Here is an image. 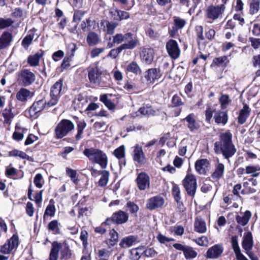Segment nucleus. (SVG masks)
Returning a JSON list of instances; mask_svg holds the SVG:
<instances>
[{
    "instance_id": "1",
    "label": "nucleus",
    "mask_w": 260,
    "mask_h": 260,
    "mask_svg": "<svg viewBox=\"0 0 260 260\" xmlns=\"http://www.w3.org/2000/svg\"><path fill=\"white\" fill-rule=\"evenodd\" d=\"M232 134L230 131L221 134L220 140L214 143L216 153H221L224 157L229 159L236 152L237 149L232 142Z\"/></svg>"
},
{
    "instance_id": "2",
    "label": "nucleus",
    "mask_w": 260,
    "mask_h": 260,
    "mask_svg": "<svg viewBox=\"0 0 260 260\" xmlns=\"http://www.w3.org/2000/svg\"><path fill=\"white\" fill-rule=\"evenodd\" d=\"M59 252H60V258L62 260H68L71 257V250L67 244L54 241L52 243L49 259L57 260Z\"/></svg>"
},
{
    "instance_id": "3",
    "label": "nucleus",
    "mask_w": 260,
    "mask_h": 260,
    "mask_svg": "<svg viewBox=\"0 0 260 260\" xmlns=\"http://www.w3.org/2000/svg\"><path fill=\"white\" fill-rule=\"evenodd\" d=\"M83 154L91 161L99 164L102 168L107 167L108 158L106 154L102 151L93 148H87L84 150Z\"/></svg>"
},
{
    "instance_id": "4",
    "label": "nucleus",
    "mask_w": 260,
    "mask_h": 260,
    "mask_svg": "<svg viewBox=\"0 0 260 260\" xmlns=\"http://www.w3.org/2000/svg\"><path fill=\"white\" fill-rule=\"evenodd\" d=\"M74 128V123L68 119L60 121L55 128V133L57 138L61 139L66 136Z\"/></svg>"
},
{
    "instance_id": "5",
    "label": "nucleus",
    "mask_w": 260,
    "mask_h": 260,
    "mask_svg": "<svg viewBox=\"0 0 260 260\" xmlns=\"http://www.w3.org/2000/svg\"><path fill=\"white\" fill-rule=\"evenodd\" d=\"M182 183L187 193L193 197L197 188V181L195 176L191 174H187L182 180Z\"/></svg>"
},
{
    "instance_id": "6",
    "label": "nucleus",
    "mask_w": 260,
    "mask_h": 260,
    "mask_svg": "<svg viewBox=\"0 0 260 260\" xmlns=\"http://www.w3.org/2000/svg\"><path fill=\"white\" fill-rule=\"evenodd\" d=\"M62 85L63 80L60 79L51 87L50 93L51 99L47 102V106L52 107L57 104L61 93Z\"/></svg>"
},
{
    "instance_id": "7",
    "label": "nucleus",
    "mask_w": 260,
    "mask_h": 260,
    "mask_svg": "<svg viewBox=\"0 0 260 260\" xmlns=\"http://www.w3.org/2000/svg\"><path fill=\"white\" fill-rule=\"evenodd\" d=\"M35 80V74L28 69H23L18 73V82L23 86H29L34 82Z\"/></svg>"
},
{
    "instance_id": "8",
    "label": "nucleus",
    "mask_w": 260,
    "mask_h": 260,
    "mask_svg": "<svg viewBox=\"0 0 260 260\" xmlns=\"http://www.w3.org/2000/svg\"><path fill=\"white\" fill-rule=\"evenodd\" d=\"M224 10V4L217 6L210 5L207 8L205 11L206 17L212 21L215 20L221 16Z\"/></svg>"
},
{
    "instance_id": "9",
    "label": "nucleus",
    "mask_w": 260,
    "mask_h": 260,
    "mask_svg": "<svg viewBox=\"0 0 260 260\" xmlns=\"http://www.w3.org/2000/svg\"><path fill=\"white\" fill-rule=\"evenodd\" d=\"M18 244V237L16 235H14L2 246L1 251L4 254H9L17 247Z\"/></svg>"
},
{
    "instance_id": "10",
    "label": "nucleus",
    "mask_w": 260,
    "mask_h": 260,
    "mask_svg": "<svg viewBox=\"0 0 260 260\" xmlns=\"http://www.w3.org/2000/svg\"><path fill=\"white\" fill-rule=\"evenodd\" d=\"M166 49L168 54L173 59H177L179 57L180 50L175 40H169L166 43Z\"/></svg>"
},
{
    "instance_id": "11",
    "label": "nucleus",
    "mask_w": 260,
    "mask_h": 260,
    "mask_svg": "<svg viewBox=\"0 0 260 260\" xmlns=\"http://www.w3.org/2000/svg\"><path fill=\"white\" fill-rule=\"evenodd\" d=\"M136 182L139 189L144 190L148 188L150 185V179L149 176L145 173L142 172L138 174Z\"/></svg>"
},
{
    "instance_id": "12",
    "label": "nucleus",
    "mask_w": 260,
    "mask_h": 260,
    "mask_svg": "<svg viewBox=\"0 0 260 260\" xmlns=\"http://www.w3.org/2000/svg\"><path fill=\"white\" fill-rule=\"evenodd\" d=\"M133 156L134 160L139 164L144 165L146 162V158L142 147L139 145H136L134 147Z\"/></svg>"
},
{
    "instance_id": "13",
    "label": "nucleus",
    "mask_w": 260,
    "mask_h": 260,
    "mask_svg": "<svg viewBox=\"0 0 260 260\" xmlns=\"http://www.w3.org/2000/svg\"><path fill=\"white\" fill-rule=\"evenodd\" d=\"M46 105L47 106V103L44 100H41L34 102L29 110L30 116L34 117L38 113L43 110Z\"/></svg>"
},
{
    "instance_id": "14",
    "label": "nucleus",
    "mask_w": 260,
    "mask_h": 260,
    "mask_svg": "<svg viewBox=\"0 0 260 260\" xmlns=\"http://www.w3.org/2000/svg\"><path fill=\"white\" fill-rule=\"evenodd\" d=\"M210 166V163L207 159H201L196 161L195 169L200 174L205 175Z\"/></svg>"
},
{
    "instance_id": "15",
    "label": "nucleus",
    "mask_w": 260,
    "mask_h": 260,
    "mask_svg": "<svg viewBox=\"0 0 260 260\" xmlns=\"http://www.w3.org/2000/svg\"><path fill=\"white\" fill-rule=\"evenodd\" d=\"M223 248L221 245L216 244L209 248L206 252V256L209 258H217L223 252Z\"/></svg>"
},
{
    "instance_id": "16",
    "label": "nucleus",
    "mask_w": 260,
    "mask_h": 260,
    "mask_svg": "<svg viewBox=\"0 0 260 260\" xmlns=\"http://www.w3.org/2000/svg\"><path fill=\"white\" fill-rule=\"evenodd\" d=\"M154 51L150 48H144L142 51L140 56L141 60L146 64H150L153 60Z\"/></svg>"
},
{
    "instance_id": "17",
    "label": "nucleus",
    "mask_w": 260,
    "mask_h": 260,
    "mask_svg": "<svg viewBox=\"0 0 260 260\" xmlns=\"http://www.w3.org/2000/svg\"><path fill=\"white\" fill-rule=\"evenodd\" d=\"M164 200L160 196H155L149 199L146 204L147 209L152 210L156 208L160 207L163 205Z\"/></svg>"
},
{
    "instance_id": "18",
    "label": "nucleus",
    "mask_w": 260,
    "mask_h": 260,
    "mask_svg": "<svg viewBox=\"0 0 260 260\" xmlns=\"http://www.w3.org/2000/svg\"><path fill=\"white\" fill-rule=\"evenodd\" d=\"M253 245V238L251 232H248L244 234L242 242V248L245 253L251 251Z\"/></svg>"
},
{
    "instance_id": "19",
    "label": "nucleus",
    "mask_w": 260,
    "mask_h": 260,
    "mask_svg": "<svg viewBox=\"0 0 260 260\" xmlns=\"http://www.w3.org/2000/svg\"><path fill=\"white\" fill-rule=\"evenodd\" d=\"M184 120L186 122V125L190 131L193 132L200 128V124L197 121L195 115L193 113L189 114Z\"/></svg>"
},
{
    "instance_id": "20",
    "label": "nucleus",
    "mask_w": 260,
    "mask_h": 260,
    "mask_svg": "<svg viewBox=\"0 0 260 260\" xmlns=\"http://www.w3.org/2000/svg\"><path fill=\"white\" fill-rule=\"evenodd\" d=\"M161 77V74L158 69L152 68L148 70L145 73V77L149 83H153L156 80H158Z\"/></svg>"
},
{
    "instance_id": "21",
    "label": "nucleus",
    "mask_w": 260,
    "mask_h": 260,
    "mask_svg": "<svg viewBox=\"0 0 260 260\" xmlns=\"http://www.w3.org/2000/svg\"><path fill=\"white\" fill-rule=\"evenodd\" d=\"M138 43L137 39L131 40L128 41V43L122 44L121 46L117 48L116 49H112L110 51V54L112 55L113 53H115V56L117 55L123 49H131L135 48Z\"/></svg>"
},
{
    "instance_id": "22",
    "label": "nucleus",
    "mask_w": 260,
    "mask_h": 260,
    "mask_svg": "<svg viewBox=\"0 0 260 260\" xmlns=\"http://www.w3.org/2000/svg\"><path fill=\"white\" fill-rule=\"evenodd\" d=\"M128 213L120 210L113 214L112 219L117 224H123L128 220Z\"/></svg>"
},
{
    "instance_id": "23",
    "label": "nucleus",
    "mask_w": 260,
    "mask_h": 260,
    "mask_svg": "<svg viewBox=\"0 0 260 260\" xmlns=\"http://www.w3.org/2000/svg\"><path fill=\"white\" fill-rule=\"evenodd\" d=\"M158 110H155L151 106H146L140 108L137 112V115H143L147 117L154 116L157 114Z\"/></svg>"
},
{
    "instance_id": "24",
    "label": "nucleus",
    "mask_w": 260,
    "mask_h": 260,
    "mask_svg": "<svg viewBox=\"0 0 260 260\" xmlns=\"http://www.w3.org/2000/svg\"><path fill=\"white\" fill-rule=\"evenodd\" d=\"M250 111L249 107L247 105L244 104L243 108L240 111L239 115L238 117V122L239 124H243L246 122L250 115Z\"/></svg>"
},
{
    "instance_id": "25",
    "label": "nucleus",
    "mask_w": 260,
    "mask_h": 260,
    "mask_svg": "<svg viewBox=\"0 0 260 260\" xmlns=\"http://www.w3.org/2000/svg\"><path fill=\"white\" fill-rule=\"evenodd\" d=\"M12 41V36L8 32H4L0 37V49L8 47Z\"/></svg>"
},
{
    "instance_id": "26",
    "label": "nucleus",
    "mask_w": 260,
    "mask_h": 260,
    "mask_svg": "<svg viewBox=\"0 0 260 260\" xmlns=\"http://www.w3.org/2000/svg\"><path fill=\"white\" fill-rule=\"evenodd\" d=\"M33 93L27 89L22 88L17 93V99L21 102H25L33 96Z\"/></svg>"
},
{
    "instance_id": "27",
    "label": "nucleus",
    "mask_w": 260,
    "mask_h": 260,
    "mask_svg": "<svg viewBox=\"0 0 260 260\" xmlns=\"http://www.w3.org/2000/svg\"><path fill=\"white\" fill-rule=\"evenodd\" d=\"M111 14L113 18L116 20L121 21L124 19H127L129 17V14L123 11L114 9L111 11Z\"/></svg>"
},
{
    "instance_id": "28",
    "label": "nucleus",
    "mask_w": 260,
    "mask_h": 260,
    "mask_svg": "<svg viewBox=\"0 0 260 260\" xmlns=\"http://www.w3.org/2000/svg\"><path fill=\"white\" fill-rule=\"evenodd\" d=\"M215 169L212 174V178L214 179H219L223 176L224 172V166L217 160V162L215 166Z\"/></svg>"
},
{
    "instance_id": "29",
    "label": "nucleus",
    "mask_w": 260,
    "mask_h": 260,
    "mask_svg": "<svg viewBox=\"0 0 260 260\" xmlns=\"http://www.w3.org/2000/svg\"><path fill=\"white\" fill-rule=\"evenodd\" d=\"M137 239V237L135 236L125 237L121 240L119 246L123 248L131 247L136 243Z\"/></svg>"
},
{
    "instance_id": "30",
    "label": "nucleus",
    "mask_w": 260,
    "mask_h": 260,
    "mask_svg": "<svg viewBox=\"0 0 260 260\" xmlns=\"http://www.w3.org/2000/svg\"><path fill=\"white\" fill-rule=\"evenodd\" d=\"M194 231L199 233H204L207 231L206 222L200 218H197L194 223Z\"/></svg>"
},
{
    "instance_id": "31",
    "label": "nucleus",
    "mask_w": 260,
    "mask_h": 260,
    "mask_svg": "<svg viewBox=\"0 0 260 260\" xmlns=\"http://www.w3.org/2000/svg\"><path fill=\"white\" fill-rule=\"evenodd\" d=\"M251 217V212L247 210L244 212L243 216L237 215L236 216V220L239 225L245 226L248 223Z\"/></svg>"
},
{
    "instance_id": "32",
    "label": "nucleus",
    "mask_w": 260,
    "mask_h": 260,
    "mask_svg": "<svg viewBox=\"0 0 260 260\" xmlns=\"http://www.w3.org/2000/svg\"><path fill=\"white\" fill-rule=\"evenodd\" d=\"M100 24L101 27L103 26L104 30L109 34H112L117 25V23L115 22H109L105 20H102Z\"/></svg>"
},
{
    "instance_id": "33",
    "label": "nucleus",
    "mask_w": 260,
    "mask_h": 260,
    "mask_svg": "<svg viewBox=\"0 0 260 260\" xmlns=\"http://www.w3.org/2000/svg\"><path fill=\"white\" fill-rule=\"evenodd\" d=\"M161 25H154L153 28H149L146 31L147 35L152 39H157L160 35Z\"/></svg>"
},
{
    "instance_id": "34",
    "label": "nucleus",
    "mask_w": 260,
    "mask_h": 260,
    "mask_svg": "<svg viewBox=\"0 0 260 260\" xmlns=\"http://www.w3.org/2000/svg\"><path fill=\"white\" fill-rule=\"evenodd\" d=\"M101 74L97 66L91 68L88 72V78L91 82L96 83L99 81Z\"/></svg>"
},
{
    "instance_id": "35",
    "label": "nucleus",
    "mask_w": 260,
    "mask_h": 260,
    "mask_svg": "<svg viewBox=\"0 0 260 260\" xmlns=\"http://www.w3.org/2000/svg\"><path fill=\"white\" fill-rule=\"evenodd\" d=\"M215 121L217 123L225 124L228 121V116L226 112L219 111L215 113L214 116Z\"/></svg>"
},
{
    "instance_id": "36",
    "label": "nucleus",
    "mask_w": 260,
    "mask_h": 260,
    "mask_svg": "<svg viewBox=\"0 0 260 260\" xmlns=\"http://www.w3.org/2000/svg\"><path fill=\"white\" fill-rule=\"evenodd\" d=\"M110 238L105 241V242L110 246H114L118 242V234L114 230L112 229L109 232Z\"/></svg>"
},
{
    "instance_id": "37",
    "label": "nucleus",
    "mask_w": 260,
    "mask_h": 260,
    "mask_svg": "<svg viewBox=\"0 0 260 260\" xmlns=\"http://www.w3.org/2000/svg\"><path fill=\"white\" fill-rule=\"evenodd\" d=\"M100 172L101 177L98 181V185L101 187H104L106 186L109 181L110 173L106 170H103Z\"/></svg>"
},
{
    "instance_id": "38",
    "label": "nucleus",
    "mask_w": 260,
    "mask_h": 260,
    "mask_svg": "<svg viewBox=\"0 0 260 260\" xmlns=\"http://www.w3.org/2000/svg\"><path fill=\"white\" fill-rule=\"evenodd\" d=\"M43 54L41 52H37L33 55L28 57L27 62L31 67H36L39 64V61Z\"/></svg>"
},
{
    "instance_id": "39",
    "label": "nucleus",
    "mask_w": 260,
    "mask_h": 260,
    "mask_svg": "<svg viewBox=\"0 0 260 260\" xmlns=\"http://www.w3.org/2000/svg\"><path fill=\"white\" fill-rule=\"evenodd\" d=\"M87 42L90 46L97 44L100 41L99 35L94 32H90L87 36Z\"/></svg>"
},
{
    "instance_id": "40",
    "label": "nucleus",
    "mask_w": 260,
    "mask_h": 260,
    "mask_svg": "<svg viewBox=\"0 0 260 260\" xmlns=\"http://www.w3.org/2000/svg\"><path fill=\"white\" fill-rule=\"evenodd\" d=\"M2 114L4 119V122L10 124L14 116L12 112V108L11 107L6 108L2 111Z\"/></svg>"
},
{
    "instance_id": "41",
    "label": "nucleus",
    "mask_w": 260,
    "mask_h": 260,
    "mask_svg": "<svg viewBox=\"0 0 260 260\" xmlns=\"http://www.w3.org/2000/svg\"><path fill=\"white\" fill-rule=\"evenodd\" d=\"M126 71L127 72L132 73L136 75L140 74L141 73L139 66L135 61H132L129 63L126 68Z\"/></svg>"
},
{
    "instance_id": "42",
    "label": "nucleus",
    "mask_w": 260,
    "mask_h": 260,
    "mask_svg": "<svg viewBox=\"0 0 260 260\" xmlns=\"http://www.w3.org/2000/svg\"><path fill=\"white\" fill-rule=\"evenodd\" d=\"M127 211H128L134 216L137 217V213L139 210V206L133 202L129 201L125 205Z\"/></svg>"
},
{
    "instance_id": "43",
    "label": "nucleus",
    "mask_w": 260,
    "mask_h": 260,
    "mask_svg": "<svg viewBox=\"0 0 260 260\" xmlns=\"http://www.w3.org/2000/svg\"><path fill=\"white\" fill-rule=\"evenodd\" d=\"M183 254L185 258L188 259L195 258L198 253L192 247L186 245Z\"/></svg>"
},
{
    "instance_id": "44",
    "label": "nucleus",
    "mask_w": 260,
    "mask_h": 260,
    "mask_svg": "<svg viewBox=\"0 0 260 260\" xmlns=\"http://www.w3.org/2000/svg\"><path fill=\"white\" fill-rule=\"evenodd\" d=\"M112 252L113 250L111 246L108 245V248H102L99 250L97 254L100 258H106L108 259V257L111 255Z\"/></svg>"
},
{
    "instance_id": "45",
    "label": "nucleus",
    "mask_w": 260,
    "mask_h": 260,
    "mask_svg": "<svg viewBox=\"0 0 260 260\" xmlns=\"http://www.w3.org/2000/svg\"><path fill=\"white\" fill-rule=\"evenodd\" d=\"M132 34L131 33H127L123 35L121 34L116 35L113 38V41L117 44L121 43L124 40H128L132 38Z\"/></svg>"
},
{
    "instance_id": "46",
    "label": "nucleus",
    "mask_w": 260,
    "mask_h": 260,
    "mask_svg": "<svg viewBox=\"0 0 260 260\" xmlns=\"http://www.w3.org/2000/svg\"><path fill=\"white\" fill-rule=\"evenodd\" d=\"M86 126V123L84 120H80L77 122V134L76 136V139L77 141L81 139L82 134Z\"/></svg>"
},
{
    "instance_id": "47",
    "label": "nucleus",
    "mask_w": 260,
    "mask_h": 260,
    "mask_svg": "<svg viewBox=\"0 0 260 260\" xmlns=\"http://www.w3.org/2000/svg\"><path fill=\"white\" fill-rule=\"evenodd\" d=\"M229 62L228 57L225 56L215 58L213 61V63L218 67H226Z\"/></svg>"
},
{
    "instance_id": "48",
    "label": "nucleus",
    "mask_w": 260,
    "mask_h": 260,
    "mask_svg": "<svg viewBox=\"0 0 260 260\" xmlns=\"http://www.w3.org/2000/svg\"><path fill=\"white\" fill-rule=\"evenodd\" d=\"M260 2L259 0H252L250 3V13L251 14L257 13L259 9Z\"/></svg>"
},
{
    "instance_id": "49",
    "label": "nucleus",
    "mask_w": 260,
    "mask_h": 260,
    "mask_svg": "<svg viewBox=\"0 0 260 260\" xmlns=\"http://www.w3.org/2000/svg\"><path fill=\"white\" fill-rule=\"evenodd\" d=\"M9 155L11 156H18L21 158L26 159L27 160H30L31 158L25 152L16 149L10 151L9 152Z\"/></svg>"
},
{
    "instance_id": "50",
    "label": "nucleus",
    "mask_w": 260,
    "mask_h": 260,
    "mask_svg": "<svg viewBox=\"0 0 260 260\" xmlns=\"http://www.w3.org/2000/svg\"><path fill=\"white\" fill-rule=\"evenodd\" d=\"M100 100L109 110H113L115 108V105L107 98L106 94L101 95Z\"/></svg>"
},
{
    "instance_id": "51",
    "label": "nucleus",
    "mask_w": 260,
    "mask_h": 260,
    "mask_svg": "<svg viewBox=\"0 0 260 260\" xmlns=\"http://www.w3.org/2000/svg\"><path fill=\"white\" fill-rule=\"evenodd\" d=\"M174 26L173 28L174 30L177 31L184 26L186 24V21L184 19L179 17H175L174 19Z\"/></svg>"
},
{
    "instance_id": "52",
    "label": "nucleus",
    "mask_w": 260,
    "mask_h": 260,
    "mask_svg": "<svg viewBox=\"0 0 260 260\" xmlns=\"http://www.w3.org/2000/svg\"><path fill=\"white\" fill-rule=\"evenodd\" d=\"M59 223L57 220H53L48 224V229L52 231L53 234H57L59 233Z\"/></svg>"
},
{
    "instance_id": "53",
    "label": "nucleus",
    "mask_w": 260,
    "mask_h": 260,
    "mask_svg": "<svg viewBox=\"0 0 260 260\" xmlns=\"http://www.w3.org/2000/svg\"><path fill=\"white\" fill-rule=\"evenodd\" d=\"M219 101L221 108L223 109L226 108L231 102L229 96L227 94H222L219 98Z\"/></svg>"
},
{
    "instance_id": "54",
    "label": "nucleus",
    "mask_w": 260,
    "mask_h": 260,
    "mask_svg": "<svg viewBox=\"0 0 260 260\" xmlns=\"http://www.w3.org/2000/svg\"><path fill=\"white\" fill-rule=\"evenodd\" d=\"M66 172L67 175L71 178V180L76 184H77L79 180L77 177V173L76 170L70 168H67Z\"/></svg>"
},
{
    "instance_id": "55",
    "label": "nucleus",
    "mask_w": 260,
    "mask_h": 260,
    "mask_svg": "<svg viewBox=\"0 0 260 260\" xmlns=\"http://www.w3.org/2000/svg\"><path fill=\"white\" fill-rule=\"evenodd\" d=\"M114 155L118 159L122 158L125 156V147L123 145H121L116 148L114 152Z\"/></svg>"
},
{
    "instance_id": "56",
    "label": "nucleus",
    "mask_w": 260,
    "mask_h": 260,
    "mask_svg": "<svg viewBox=\"0 0 260 260\" xmlns=\"http://www.w3.org/2000/svg\"><path fill=\"white\" fill-rule=\"evenodd\" d=\"M34 39V35H27L23 39L22 42V46L24 48L27 49L29 46L31 44L32 41Z\"/></svg>"
},
{
    "instance_id": "57",
    "label": "nucleus",
    "mask_w": 260,
    "mask_h": 260,
    "mask_svg": "<svg viewBox=\"0 0 260 260\" xmlns=\"http://www.w3.org/2000/svg\"><path fill=\"white\" fill-rule=\"evenodd\" d=\"M243 187L244 189L241 191V193L243 194L254 193L256 192V189L249 186L248 182H244L243 183Z\"/></svg>"
},
{
    "instance_id": "58",
    "label": "nucleus",
    "mask_w": 260,
    "mask_h": 260,
    "mask_svg": "<svg viewBox=\"0 0 260 260\" xmlns=\"http://www.w3.org/2000/svg\"><path fill=\"white\" fill-rule=\"evenodd\" d=\"M172 192L175 201L178 202L181 198L179 187L176 184L174 185L172 188Z\"/></svg>"
},
{
    "instance_id": "59",
    "label": "nucleus",
    "mask_w": 260,
    "mask_h": 260,
    "mask_svg": "<svg viewBox=\"0 0 260 260\" xmlns=\"http://www.w3.org/2000/svg\"><path fill=\"white\" fill-rule=\"evenodd\" d=\"M34 182L37 187L41 188L44 182L42 175L40 173L37 174L34 178Z\"/></svg>"
},
{
    "instance_id": "60",
    "label": "nucleus",
    "mask_w": 260,
    "mask_h": 260,
    "mask_svg": "<svg viewBox=\"0 0 260 260\" xmlns=\"http://www.w3.org/2000/svg\"><path fill=\"white\" fill-rule=\"evenodd\" d=\"M232 246L235 253L241 250L239 246L238 237L233 236L231 239Z\"/></svg>"
},
{
    "instance_id": "61",
    "label": "nucleus",
    "mask_w": 260,
    "mask_h": 260,
    "mask_svg": "<svg viewBox=\"0 0 260 260\" xmlns=\"http://www.w3.org/2000/svg\"><path fill=\"white\" fill-rule=\"evenodd\" d=\"M13 21L10 18L0 19V29H4L12 24Z\"/></svg>"
},
{
    "instance_id": "62",
    "label": "nucleus",
    "mask_w": 260,
    "mask_h": 260,
    "mask_svg": "<svg viewBox=\"0 0 260 260\" xmlns=\"http://www.w3.org/2000/svg\"><path fill=\"white\" fill-rule=\"evenodd\" d=\"M55 212V208L54 205L50 203L47 206L45 213L44 216L46 215L53 216L54 215Z\"/></svg>"
},
{
    "instance_id": "63",
    "label": "nucleus",
    "mask_w": 260,
    "mask_h": 260,
    "mask_svg": "<svg viewBox=\"0 0 260 260\" xmlns=\"http://www.w3.org/2000/svg\"><path fill=\"white\" fill-rule=\"evenodd\" d=\"M157 240L160 243L164 244L166 242H169L171 241H174L175 239L171 238H169L168 237L165 236L161 233H159L156 237Z\"/></svg>"
},
{
    "instance_id": "64",
    "label": "nucleus",
    "mask_w": 260,
    "mask_h": 260,
    "mask_svg": "<svg viewBox=\"0 0 260 260\" xmlns=\"http://www.w3.org/2000/svg\"><path fill=\"white\" fill-rule=\"evenodd\" d=\"M258 171H260V167L258 166H247L245 167V173L247 174L251 175Z\"/></svg>"
}]
</instances>
